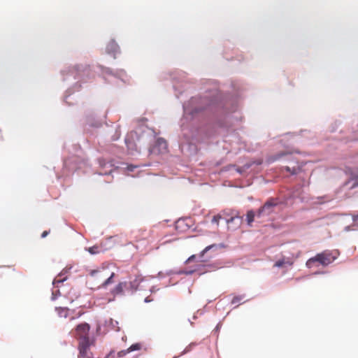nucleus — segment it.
Here are the masks:
<instances>
[{
    "label": "nucleus",
    "instance_id": "obj_28",
    "mask_svg": "<svg viewBox=\"0 0 358 358\" xmlns=\"http://www.w3.org/2000/svg\"><path fill=\"white\" fill-rule=\"evenodd\" d=\"M287 154L285 152H280L275 155H271L266 159V163L268 164H273L277 162L278 160L280 159L282 157L285 156Z\"/></svg>",
    "mask_w": 358,
    "mask_h": 358
},
{
    "label": "nucleus",
    "instance_id": "obj_5",
    "mask_svg": "<svg viewBox=\"0 0 358 358\" xmlns=\"http://www.w3.org/2000/svg\"><path fill=\"white\" fill-rule=\"evenodd\" d=\"M300 199L301 202L303 200L299 196L296 195L294 192L288 193L284 195L281 199H275L273 197H269L266 202L262 206L264 210L266 216L270 215L273 211L274 208L278 206H288L292 205L293 203L296 200Z\"/></svg>",
    "mask_w": 358,
    "mask_h": 358
},
{
    "label": "nucleus",
    "instance_id": "obj_37",
    "mask_svg": "<svg viewBox=\"0 0 358 358\" xmlns=\"http://www.w3.org/2000/svg\"><path fill=\"white\" fill-rule=\"evenodd\" d=\"M255 215L257 218H261L264 216H266V214L262 206L259 208L255 210Z\"/></svg>",
    "mask_w": 358,
    "mask_h": 358
},
{
    "label": "nucleus",
    "instance_id": "obj_2",
    "mask_svg": "<svg viewBox=\"0 0 358 358\" xmlns=\"http://www.w3.org/2000/svg\"><path fill=\"white\" fill-rule=\"evenodd\" d=\"M62 76V81L67 80L70 77L78 81L72 86L69 87L63 96V102L67 106H72L73 103L68 101V99L76 91H79L82 87V83H85L90 80L94 73L91 69V66L87 64H78L73 66H67L60 71Z\"/></svg>",
    "mask_w": 358,
    "mask_h": 358
},
{
    "label": "nucleus",
    "instance_id": "obj_27",
    "mask_svg": "<svg viewBox=\"0 0 358 358\" xmlns=\"http://www.w3.org/2000/svg\"><path fill=\"white\" fill-rule=\"evenodd\" d=\"M237 211V210L232 208H225L222 210L219 213L220 216L222 217V220L226 222V220H228L229 217H231Z\"/></svg>",
    "mask_w": 358,
    "mask_h": 358
},
{
    "label": "nucleus",
    "instance_id": "obj_17",
    "mask_svg": "<svg viewBox=\"0 0 358 358\" xmlns=\"http://www.w3.org/2000/svg\"><path fill=\"white\" fill-rule=\"evenodd\" d=\"M124 164H126V162H120V161H117L114 159H111L110 160H109V167H111L113 169H110L109 171H106L104 173L100 172V173H98V174L100 176L110 175L112 173V172L114 171H117L118 169H123Z\"/></svg>",
    "mask_w": 358,
    "mask_h": 358
},
{
    "label": "nucleus",
    "instance_id": "obj_40",
    "mask_svg": "<svg viewBox=\"0 0 358 358\" xmlns=\"http://www.w3.org/2000/svg\"><path fill=\"white\" fill-rule=\"evenodd\" d=\"M67 280H68V276H66L61 279H57V278H55L52 280V285L54 287H58L59 285L64 283Z\"/></svg>",
    "mask_w": 358,
    "mask_h": 358
},
{
    "label": "nucleus",
    "instance_id": "obj_7",
    "mask_svg": "<svg viewBox=\"0 0 358 358\" xmlns=\"http://www.w3.org/2000/svg\"><path fill=\"white\" fill-rule=\"evenodd\" d=\"M336 258L337 257L334 256L331 251L326 250L308 259L306 262V266L308 268H312L314 266H319L327 267L333 263Z\"/></svg>",
    "mask_w": 358,
    "mask_h": 358
},
{
    "label": "nucleus",
    "instance_id": "obj_41",
    "mask_svg": "<svg viewBox=\"0 0 358 358\" xmlns=\"http://www.w3.org/2000/svg\"><path fill=\"white\" fill-rule=\"evenodd\" d=\"M201 262L199 259V255H190L184 262V264H188V263H190V262Z\"/></svg>",
    "mask_w": 358,
    "mask_h": 358
},
{
    "label": "nucleus",
    "instance_id": "obj_24",
    "mask_svg": "<svg viewBox=\"0 0 358 358\" xmlns=\"http://www.w3.org/2000/svg\"><path fill=\"white\" fill-rule=\"evenodd\" d=\"M90 329H91L90 324L86 322H80L75 327L76 331H77L78 332L83 333V334L89 333Z\"/></svg>",
    "mask_w": 358,
    "mask_h": 358
},
{
    "label": "nucleus",
    "instance_id": "obj_54",
    "mask_svg": "<svg viewBox=\"0 0 358 358\" xmlns=\"http://www.w3.org/2000/svg\"><path fill=\"white\" fill-rule=\"evenodd\" d=\"M159 290V288H158L156 285H152L149 289V292L151 294H155V293H156Z\"/></svg>",
    "mask_w": 358,
    "mask_h": 358
},
{
    "label": "nucleus",
    "instance_id": "obj_47",
    "mask_svg": "<svg viewBox=\"0 0 358 358\" xmlns=\"http://www.w3.org/2000/svg\"><path fill=\"white\" fill-rule=\"evenodd\" d=\"M222 327V321H219L212 331L213 334L218 335Z\"/></svg>",
    "mask_w": 358,
    "mask_h": 358
},
{
    "label": "nucleus",
    "instance_id": "obj_34",
    "mask_svg": "<svg viewBox=\"0 0 358 358\" xmlns=\"http://www.w3.org/2000/svg\"><path fill=\"white\" fill-rule=\"evenodd\" d=\"M262 164V162L260 161V160H257V161H250V162H246L243 166V170H245V171L248 169H249L250 168L252 167V165L255 164L257 166H260L261 164Z\"/></svg>",
    "mask_w": 358,
    "mask_h": 358
},
{
    "label": "nucleus",
    "instance_id": "obj_1",
    "mask_svg": "<svg viewBox=\"0 0 358 358\" xmlns=\"http://www.w3.org/2000/svg\"><path fill=\"white\" fill-rule=\"evenodd\" d=\"M209 83L214 87L208 88L204 94L192 96L182 103L183 113L179 121L177 143L181 154L189 159H196L199 143L228 131L241 119L236 115L239 94L220 90L217 80Z\"/></svg>",
    "mask_w": 358,
    "mask_h": 358
},
{
    "label": "nucleus",
    "instance_id": "obj_22",
    "mask_svg": "<svg viewBox=\"0 0 358 358\" xmlns=\"http://www.w3.org/2000/svg\"><path fill=\"white\" fill-rule=\"evenodd\" d=\"M345 173L348 176V179L344 183V185H348L351 183L357 176H358V169H354L352 167L348 166L345 169Z\"/></svg>",
    "mask_w": 358,
    "mask_h": 358
},
{
    "label": "nucleus",
    "instance_id": "obj_57",
    "mask_svg": "<svg viewBox=\"0 0 358 358\" xmlns=\"http://www.w3.org/2000/svg\"><path fill=\"white\" fill-rule=\"evenodd\" d=\"M154 301V299H153L152 296H146V297L144 299V300H143L144 303H150V302H152V301Z\"/></svg>",
    "mask_w": 358,
    "mask_h": 358
},
{
    "label": "nucleus",
    "instance_id": "obj_51",
    "mask_svg": "<svg viewBox=\"0 0 358 358\" xmlns=\"http://www.w3.org/2000/svg\"><path fill=\"white\" fill-rule=\"evenodd\" d=\"M301 170L299 166H294L291 168V176H296Z\"/></svg>",
    "mask_w": 358,
    "mask_h": 358
},
{
    "label": "nucleus",
    "instance_id": "obj_36",
    "mask_svg": "<svg viewBox=\"0 0 358 358\" xmlns=\"http://www.w3.org/2000/svg\"><path fill=\"white\" fill-rule=\"evenodd\" d=\"M78 350V358H86L88 357V355L91 350H87L85 349L77 348Z\"/></svg>",
    "mask_w": 358,
    "mask_h": 358
},
{
    "label": "nucleus",
    "instance_id": "obj_23",
    "mask_svg": "<svg viewBox=\"0 0 358 358\" xmlns=\"http://www.w3.org/2000/svg\"><path fill=\"white\" fill-rule=\"evenodd\" d=\"M118 322L113 320V318H109L108 320H106L103 323V327L106 329V331H103L104 334H106L107 331H109V329H115V327H117V329H115L116 331H120V328L117 327Z\"/></svg>",
    "mask_w": 358,
    "mask_h": 358
},
{
    "label": "nucleus",
    "instance_id": "obj_25",
    "mask_svg": "<svg viewBox=\"0 0 358 358\" xmlns=\"http://www.w3.org/2000/svg\"><path fill=\"white\" fill-rule=\"evenodd\" d=\"M116 276V274L114 272H112L108 278H107L97 288V289H106L108 286L113 284L114 282V278Z\"/></svg>",
    "mask_w": 358,
    "mask_h": 358
},
{
    "label": "nucleus",
    "instance_id": "obj_42",
    "mask_svg": "<svg viewBox=\"0 0 358 358\" xmlns=\"http://www.w3.org/2000/svg\"><path fill=\"white\" fill-rule=\"evenodd\" d=\"M222 220V217L220 216V213L215 215L211 219V223L213 224H216L217 227L219 226V221Z\"/></svg>",
    "mask_w": 358,
    "mask_h": 358
},
{
    "label": "nucleus",
    "instance_id": "obj_21",
    "mask_svg": "<svg viewBox=\"0 0 358 358\" xmlns=\"http://www.w3.org/2000/svg\"><path fill=\"white\" fill-rule=\"evenodd\" d=\"M294 264V262L288 258H286L285 256H282L281 258L278 259L274 263V266L279 268H286L288 266H292Z\"/></svg>",
    "mask_w": 358,
    "mask_h": 358
},
{
    "label": "nucleus",
    "instance_id": "obj_43",
    "mask_svg": "<svg viewBox=\"0 0 358 358\" xmlns=\"http://www.w3.org/2000/svg\"><path fill=\"white\" fill-rule=\"evenodd\" d=\"M137 167V166H135L132 164L126 163V164H124L123 169L126 170L128 172H133Z\"/></svg>",
    "mask_w": 358,
    "mask_h": 358
},
{
    "label": "nucleus",
    "instance_id": "obj_56",
    "mask_svg": "<svg viewBox=\"0 0 358 358\" xmlns=\"http://www.w3.org/2000/svg\"><path fill=\"white\" fill-rule=\"evenodd\" d=\"M50 230H45L43 231L41 234V238H46L49 234H50Z\"/></svg>",
    "mask_w": 358,
    "mask_h": 358
},
{
    "label": "nucleus",
    "instance_id": "obj_9",
    "mask_svg": "<svg viewBox=\"0 0 358 358\" xmlns=\"http://www.w3.org/2000/svg\"><path fill=\"white\" fill-rule=\"evenodd\" d=\"M201 264H195L190 266L193 271V273H198L201 275L208 271L217 269L219 267L215 263H207V262H201Z\"/></svg>",
    "mask_w": 358,
    "mask_h": 358
},
{
    "label": "nucleus",
    "instance_id": "obj_29",
    "mask_svg": "<svg viewBox=\"0 0 358 358\" xmlns=\"http://www.w3.org/2000/svg\"><path fill=\"white\" fill-rule=\"evenodd\" d=\"M100 246L97 245H94L91 247H86L85 250L87 251L91 255H96L101 252L99 250Z\"/></svg>",
    "mask_w": 358,
    "mask_h": 358
},
{
    "label": "nucleus",
    "instance_id": "obj_55",
    "mask_svg": "<svg viewBox=\"0 0 358 358\" xmlns=\"http://www.w3.org/2000/svg\"><path fill=\"white\" fill-rule=\"evenodd\" d=\"M115 350L113 349H111L109 352L106 355V357L108 358H110V357H115Z\"/></svg>",
    "mask_w": 358,
    "mask_h": 358
},
{
    "label": "nucleus",
    "instance_id": "obj_46",
    "mask_svg": "<svg viewBox=\"0 0 358 358\" xmlns=\"http://www.w3.org/2000/svg\"><path fill=\"white\" fill-rule=\"evenodd\" d=\"M98 163H99V165L101 168H105L107 166H109V161H106L105 159L103 158H99L98 159Z\"/></svg>",
    "mask_w": 358,
    "mask_h": 358
},
{
    "label": "nucleus",
    "instance_id": "obj_52",
    "mask_svg": "<svg viewBox=\"0 0 358 358\" xmlns=\"http://www.w3.org/2000/svg\"><path fill=\"white\" fill-rule=\"evenodd\" d=\"M351 186L350 187V189H354L358 187V176L355 178V180L351 182Z\"/></svg>",
    "mask_w": 358,
    "mask_h": 358
},
{
    "label": "nucleus",
    "instance_id": "obj_53",
    "mask_svg": "<svg viewBox=\"0 0 358 358\" xmlns=\"http://www.w3.org/2000/svg\"><path fill=\"white\" fill-rule=\"evenodd\" d=\"M177 272H178V269H169L166 271V274L168 275H175V274L178 275V273Z\"/></svg>",
    "mask_w": 358,
    "mask_h": 358
},
{
    "label": "nucleus",
    "instance_id": "obj_44",
    "mask_svg": "<svg viewBox=\"0 0 358 358\" xmlns=\"http://www.w3.org/2000/svg\"><path fill=\"white\" fill-rule=\"evenodd\" d=\"M245 297V294L236 295L231 301V304H236L241 301Z\"/></svg>",
    "mask_w": 358,
    "mask_h": 358
},
{
    "label": "nucleus",
    "instance_id": "obj_58",
    "mask_svg": "<svg viewBox=\"0 0 358 358\" xmlns=\"http://www.w3.org/2000/svg\"><path fill=\"white\" fill-rule=\"evenodd\" d=\"M207 306L206 305L202 309H199L197 310V313H199L200 315H203L206 312Z\"/></svg>",
    "mask_w": 358,
    "mask_h": 358
},
{
    "label": "nucleus",
    "instance_id": "obj_3",
    "mask_svg": "<svg viewBox=\"0 0 358 358\" xmlns=\"http://www.w3.org/2000/svg\"><path fill=\"white\" fill-rule=\"evenodd\" d=\"M106 118L107 113L101 117L93 110H87L83 122L84 133L93 138H101L104 141L108 134H112L114 130L113 124L109 125L106 121Z\"/></svg>",
    "mask_w": 358,
    "mask_h": 358
},
{
    "label": "nucleus",
    "instance_id": "obj_45",
    "mask_svg": "<svg viewBox=\"0 0 358 358\" xmlns=\"http://www.w3.org/2000/svg\"><path fill=\"white\" fill-rule=\"evenodd\" d=\"M196 344L191 343L189 345H187L181 352L180 356H183L187 353L189 352L192 350V347Z\"/></svg>",
    "mask_w": 358,
    "mask_h": 358
},
{
    "label": "nucleus",
    "instance_id": "obj_11",
    "mask_svg": "<svg viewBox=\"0 0 358 358\" xmlns=\"http://www.w3.org/2000/svg\"><path fill=\"white\" fill-rule=\"evenodd\" d=\"M106 53L113 58L117 59L121 55L122 51L120 45L115 38H111L106 45Z\"/></svg>",
    "mask_w": 358,
    "mask_h": 358
},
{
    "label": "nucleus",
    "instance_id": "obj_35",
    "mask_svg": "<svg viewBox=\"0 0 358 358\" xmlns=\"http://www.w3.org/2000/svg\"><path fill=\"white\" fill-rule=\"evenodd\" d=\"M344 231L346 232L351 231H358V222H355L350 225L345 226L344 228Z\"/></svg>",
    "mask_w": 358,
    "mask_h": 358
},
{
    "label": "nucleus",
    "instance_id": "obj_60",
    "mask_svg": "<svg viewBox=\"0 0 358 358\" xmlns=\"http://www.w3.org/2000/svg\"><path fill=\"white\" fill-rule=\"evenodd\" d=\"M327 271H315L314 273H313V275H320V274H324V273H327Z\"/></svg>",
    "mask_w": 358,
    "mask_h": 358
},
{
    "label": "nucleus",
    "instance_id": "obj_26",
    "mask_svg": "<svg viewBox=\"0 0 358 358\" xmlns=\"http://www.w3.org/2000/svg\"><path fill=\"white\" fill-rule=\"evenodd\" d=\"M255 210L254 209H250L247 211V213L245 215V222L246 224L248 227H252L253 225V222H255Z\"/></svg>",
    "mask_w": 358,
    "mask_h": 358
},
{
    "label": "nucleus",
    "instance_id": "obj_59",
    "mask_svg": "<svg viewBox=\"0 0 358 358\" xmlns=\"http://www.w3.org/2000/svg\"><path fill=\"white\" fill-rule=\"evenodd\" d=\"M324 197L325 196H320L317 198L319 204H324L326 203V201L324 200Z\"/></svg>",
    "mask_w": 358,
    "mask_h": 358
},
{
    "label": "nucleus",
    "instance_id": "obj_10",
    "mask_svg": "<svg viewBox=\"0 0 358 358\" xmlns=\"http://www.w3.org/2000/svg\"><path fill=\"white\" fill-rule=\"evenodd\" d=\"M99 67L103 73L113 76L115 78L120 80L123 83H127V80L125 78L127 77V72L125 71V70H124L122 69H117L113 70L111 68L103 66L101 65H100Z\"/></svg>",
    "mask_w": 358,
    "mask_h": 358
},
{
    "label": "nucleus",
    "instance_id": "obj_16",
    "mask_svg": "<svg viewBox=\"0 0 358 358\" xmlns=\"http://www.w3.org/2000/svg\"><path fill=\"white\" fill-rule=\"evenodd\" d=\"M227 245L224 243H213L207 245L204 248L199 254V259L201 262H208V259H205L204 255L209 251H210L211 248H215L217 249L226 248Z\"/></svg>",
    "mask_w": 358,
    "mask_h": 358
},
{
    "label": "nucleus",
    "instance_id": "obj_64",
    "mask_svg": "<svg viewBox=\"0 0 358 358\" xmlns=\"http://www.w3.org/2000/svg\"><path fill=\"white\" fill-rule=\"evenodd\" d=\"M291 168H292V167H289V166H285V167H284V170H285L287 173H289V174L291 175Z\"/></svg>",
    "mask_w": 358,
    "mask_h": 358
},
{
    "label": "nucleus",
    "instance_id": "obj_30",
    "mask_svg": "<svg viewBox=\"0 0 358 358\" xmlns=\"http://www.w3.org/2000/svg\"><path fill=\"white\" fill-rule=\"evenodd\" d=\"M121 136V130L120 126L117 125L115 128L114 134L110 136V141H117L120 139Z\"/></svg>",
    "mask_w": 358,
    "mask_h": 358
},
{
    "label": "nucleus",
    "instance_id": "obj_4",
    "mask_svg": "<svg viewBox=\"0 0 358 358\" xmlns=\"http://www.w3.org/2000/svg\"><path fill=\"white\" fill-rule=\"evenodd\" d=\"M154 130L140 125L128 132L124 138V143L132 155L140 154L142 149H148L149 143L153 139Z\"/></svg>",
    "mask_w": 358,
    "mask_h": 358
},
{
    "label": "nucleus",
    "instance_id": "obj_61",
    "mask_svg": "<svg viewBox=\"0 0 358 358\" xmlns=\"http://www.w3.org/2000/svg\"><path fill=\"white\" fill-rule=\"evenodd\" d=\"M352 221L354 222H357L358 221V211H357V214H353L352 215Z\"/></svg>",
    "mask_w": 358,
    "mask_h": 358
},
{
    "label": "nucleus",
    "instance_id": "obj_48",
    "mask_svg": "<svg viewBox=\"0 0 358 358\" xmlns=\"http://www.w3.org/2000/svg\"><path fill=\"white\" fill-rule=\"evenodd\" d=\"M102 327H103V324L97 322L95 331L96 336H100L102 334Z\"/></svg>",
    "mask_w": 358,
    "mask_h": 358
},
{
    "label": "nucleus",
    "instance_id": "obj_39",
    "mask_svg": "<svg viewBox=\"0 0 358 358\" xmlns=\"http://www.w3.org/2000/svg\"><path fill=\"white\" fill-rule=\"evenodd\" d=\"M178 275H191L193 273V271L189 267V268H184V269H178Z\"/></svg>",
    "mask_w": 358,
    "mask_h": 358
},
{
    "label": "nucleus",
    "instance_id": "obj_14",
    "mask_svg": "<svg viewBox=\"0 0 358 358\" xmlns=\"http://www.w3.org/2000/svg\"><path fill=\"white\" fill-rule=\"evenodd\" d=\"M110 294L113 298L108 300V302H112L115 300L117 296H125L127 294V281H120L113 289L110 290Z\"/></svg>",
    "mask_w": 358,
    "mask_h": 358
},
{
    "label": "nucleus",
    "instance_id": "obj_62",
    "mask_svg": "<svg viewBox=\"0 0 358 358\" xmlns=\"http://www.w3.org/2000/svg\"><path fill=\"white\" fill-rule=\"evenodd\" d=\"M164 277H165V275H164V273H163L162 271H159V272H158V273H157V278H158L159 279H162V278H164Z\"/></svg>",
    "mask_w": 358,
    "mask_h": 358
},
{
    "label": "nucleus",
    "instance_id": "obj_20",
    "mask_svg": "<svg viewBox=\"0 0 358 358\" xmlns=\"http://www.w3.org/2000/svg\"><path fill=\"white\" fill-rule=\"evenodd\" d=\"M115 243L113 240V236L107 237L101 241L100 248H102L101 252H105L106 251L111 249L115 245Z\"/></svg>",
    "mask_w": 358,
    "mask_h": 358
},
{
    "label": "nucleus",
    "instance_id": "obj_15",
    "mask_svg": "<svg viewBox=\"0 0 358 358\" xmlns=\"http://www.w3.org/2000/svg\"><path fill=\"white\" fill-rule=\"evenodd\" d=\"M96 336H82L78 341V348L90 350L91 347L94 346L96 344Z\"/></svg>",
    "mask_w": 358,
    "mask_h": 358
},
{
    "label": "nucleus",
    "instance_id": "obj_8",
    "mask_svg": "<svg viewBox=\"0 0 358 358\" xmlns=\"http://www.w3.org/2000/svg\"><path fill=\"white\" fill-rule=\"evenodd\" d=\"M154 131L153 139L148 147L150 155H159L168 152V143L163 137H156Z\"/></svg>",
    "mask_w": 358,
    "mask_h": 358
},
{
    "label": "nucleus",
    "instance_id": "obj_31",
    "mask_svg": "<svg viewBox=\"0 0 358 358\" xmlns=\"http://www.w3.org/2000/svg\"><path fill=\"white\" fill-rule=\"evenodd\" d=\"M55 310L57 311V314L59 317H67V311L69 310L67 307H56Z\"/></svg>",
    "mask_w": 358,
    "mask_h": 358
},
{
    "label": "nucleus",
    "instance_id": "obj_18",
    "mask_svg": "<svg viewBox=\"0 0 358 358\" xmlns=\"http://www.w3.org/2000/svg\"><path fill=\"white\" fill-rule=\"evenodd\" d=\"M188 221L192 222L190 217H180L175 222L176 229V230H180V231L185 230L182 228V225H184L186 227L187 229H191L192 228V225L189 224V222Z\"/></svg>",
    "mask_w": 358,
    "mask_h": 358
},
{
    "label": "nucleus",
    "instance_id": "obj_63",
    "mask_svg": "<svg viewBox=\"0 0 358 358\" xmlns=\"http://www.w3.org/2000/svg\"><path fill=\"white\" fill-rule=\"evenodd\" d=\"M97 273H98V271H97V270H94V269H93V270H91V271H90V275L91 276H92V277H93V276H94Z\"/></svg>",
    "mask_w": 358,
    "mask_h": 358
},
{
    "label": "nucleus",
    "instance_id": "obj_19",
    "mask_svg": "<svg viewBox=\"0 0 358 358\" xmlns=\"http://www.w3.org/2000/svg\"><path fill=\"white\" fill-rule=\"evenodd\" d=\"M64 148L67 149L73 155H80L83 152L81 145L79 143L69 145L68 143H64Z\"/></svg>",
    "mask_w": 358,
    "mask_h": 358
},
{
    "label": "nucleus",
    "instance_id": "obj_13",
    "mask_svg": "<svg viewBox=\"0 0 358 358\" xmlns=\"http://www.w3.org/2000/svg\"><path fill=\"white\" fill-rule=\"evenodd\" d=\"M145 281V277L139 274L136 275L135 278L127 282V294L134 295L138 290H140V285Z\"/></svg>",
    "mask_w": 358,
    "mask_h": 358
},
{
    "label": "nucleus",
    "instance_id": "obj_12",
    "mask_svg": "<svg viewBox=\"0 0 358 358\" xmlns=\"http://www.w3.org/2000/svg\"><path fill=\"white\" fill-rule=\"evenodd\" d=\"M243 222V216H241L238 211L234 214L231 217L226 220L227 229L235 231L238 229Z\"/></svg>",
    "mask_w": 358,
    "mask_h": 358
},
{
    "label": "nucleus",
    "instance_id": "obj_49",
    "mask_svg": "<svg viewBox=\"0 0 358 358\" xmlns=\"http://www.w3.org/2000/svg\"><path fill=\"white\" fill-rule=\"evenodd\" d=\"M60 295H61V292L59 290H57L56 292H52V295H51V301H56Z\"/></svg>",
    "mask_w": 358,
    "mask_h": 358
},
{
    "label": "nucleus",
    "instance_id": "obj_32",
    "mask_svg": "<svg viewBox=\"0 0 358 358\" xmlns=\"http://www.w3.org/2000/svg\"><path fill=\"white\" fill-rule=\"evenodd\" d=\"M231 167L235 168V171L239 174H243L244 172H245V170H243V166H236V165L234 164H229L226 166L225 167H224L223 171H228Z\"/></svg>",
    "mask_w": 358,
    "mask_h": 358
},
{
    "label": "nucleus",
    "instance_id": "obj_6",
    "mask_svg": "<svg viewBox=\"0 0 358 358\" xmlns=\"http://www.w3.org/2000/svg\"><path fill=\"white\" fill-rule=\"evenodd\" d=\"M186 76L187 73L185 72L176 71L168 73L164 77L165 79L169 78L173 82V90L176 99H179L180 96L189 89Z\"/></svg>",
    "mask_w": 358,
    "mask_h": 358
},
{
    "label": "nucleus",
    "instance_id": "obj_33",
    "mask_svg": "<svg viewBox=\"0 0 358 358\" xmlns=\"http://www.w3.org/2000/svg\"><path fill=\"white\" fill-rule=\"evenodd\" d=\"M142 348V343L141 342H136L132 343L129 348V352H134L141 350Z\"/></svg>",
    "mask_w": 358,
    "mask_h": 358
},
{
    "label": "nucleus",
    "instance_id": "obj_50",
    "mask_svg": "<svg viewBox=\"0 0 358 358\" xmlns=\"http://www.w3.org/2000/svg\"><path fill=\"white\" fill-rule=\"evenodd\" d=\"M130 353V352H129V349H126V350H122L120 351H119L117 354V357H124L125 355H127V354Z\"/></svg>",
    "mask_w": 358,
    "mask_h": 358
},
{
    "label": "nucleus",
    "instance_id": "obj_38",
    "mask_svg": "<svg viewBox=\"0 0 358 358\" xmlns=\"http://www.w3.org/2000/svg\"><path fill=\"white\" fill-rule=\"evenodd\" d=\"M72 269V266L67 265L64 268H63L57 275V276L59 277H66L67 276V274L70 272V271Z\"/></svg>",
    "mask_w": 358,
    "mask_h": 358
}]
</instances>
